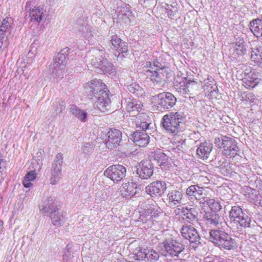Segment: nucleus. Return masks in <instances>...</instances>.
Returning a JSON list of instances; mask_svg holds the SVG:
<instances>
[{
  "label": "nucleus",
  "instance_id": "17",
  "mask_svg": "<svg viewBox=\"0 0 262 262\" xmlns=\"http://www.w3.org/2000/svg\"><path fill=\"white\" fill-rule=\"evenodd\" d=\"M182 236L188 239L190 243L198 245L201 244V237L197 230L191 226H183L181 229Z\"/></svg>",
  "mask_w": 262,
  "mask_h": 262
},
{
  "label": "nucleus",
  "instance_id": "31",
  "mask_svg": "<svg viewBox=\"0 0 262 262\" xmlns=\"http://www.w3.org/2000/svg\"><path fill=\"white\" fill-rule=\"evenodd\" d=\"M201 85L196 81H186L187 94L194 95L197 94L201 90Z\"/></svg>",
  "mask_w": 262,
  "mask_h": 262
},
{
  "label": "nucleus",
  "instance_id": "26",
  "mask_svg": "<svg viewBox=\"0 0 262 262\" xmlns=\"http://www.w3.org/2000/svg\"><path fill=\"white\" fill-rule=\"evenodd\" d=\"M212 144L205 142L200 144L196 149V154L198 157L203 160H207L212 150Z\"/></svg>",
  "mask_w": 262,
  "mask_h": 262
},
{
  "label": "nucleus",
  "instance_id": "3",
  "mask_svg": "<svg viewBox=\"0 0 262 262\" xmlns=\"http://www.w3.org/2000/svg\"><path fill=\"white\" fill-rule=\"evenodd\" d=\"M186 117L182 112H171L164 115L162 120L163 127L169 133L177 134L184 125Z\"/></svg>",
  "mask_w": 262,
  "mask_h": 262
},
{
  "label": "nucleus",
  "instance_id": "40",
  "mask_svg": "<svg viewBox=\"0 0 262 262\" xmlns=\"http://www.w3.org/2000/svg\"><path fill=\"white\" fill-rule=\"evenodd\" d=\"M154 160L157 161L160 166L165 164L168 160V157L164 152L158 151L155 153Z\"/></svg>",
  "mask_w": 262,
  "mask_h": 262
},
{
  "label": "nucleus",
  "instance_id": "9",
  "mask_svg": "<svg viewBox=\"0 0 262 262\" xmlns=\"http://www.w3.org/2000/svg\"><path fill=\"white\" fill-rule=\"evenodd\" d=\"M210 190L208 188L201 187L198 185H192L186 189L185 193L190 201L199 200L200 203L202 204L203 200L209 194V191Z\"/></svg>",
  "mask_w": 262,
  "mask_h": 262
},
{
  "label": "nucleus",
  "instance_id": "10",
  "mask_svg": "<svg viewBox=\"0 0 262 262\" xmlns=\"http://www.w3.org/2000/svg\"><path fill=\"white\" fill-rule=\"evenodd\" d=\"M126 174V168L120 164L110 166L104 172L105 176L115 183L121 181L125 177Z\"/></svg>",
  "mask_w": 262,
  "mask_h": 262
},
{
  "label": "nucleus",
  "instance_id": "20",
  "mask_svg": "<svg viewBox=\"0 0 262 262\" xmlns=\"http://www.w3.org/2000/svg\"><path fill=\"white\" fill-rule=\"evenodd\" d=\"M13 21L11 17L3 18L0 16V50L4 46L3 39L7 33L10 32L12 29Z\"/></svg>",
  "mask_w": 262,
  "mask_h": 262
},
{
  "label": "nucleus",
  "instance_id": "19",
  "mask_svg": "<svg viewBox=\"0 0 262 262\" xmlns=\"http://www.w3.org/2000/svg\"><path fill=\"white\" fill-rule=\"evenodd\" d=\"M94 106L103 113H109L111 112V101L108 97V94L102 93V95L96 97Z\"/></svg>",
  "mask_w": 262,
  "mask_h": 262
},
{
  "label": "nucleus",
  "instance_id": "39",
  "mask_svg": "<svg viewBox=\"0 0 262 262\" xmlns=\"http://www.w3.org/2000/svg\"><path fill=\"white\" fill-rule=\"evenodd\" d=\"M115 49L119 52V54L117 56V58L122 59L124 57L123 54L126 53L128 51L127 43L122 40L120 41V43H118V45L115 48Z\"/></svg>",
  "mask_w": 262,
  "mask_h": 262
},
{
  "label": "nucleus",
  "instance_id": "53",
  "mask_svg": "<svg viewBox=\"0 0 262 262\" xmlns=\"http://www.w3.org/2000/svg\"><path fill=\"white\" fill-rule=\"evenodd\" d=\"M31 3L30 1L27 2L26 4V10L30 12L32 9L31 6Z\"/></svg>",
  "mask_w": 262,
  "mask_h": 262
},
{
  "label": "nucleus",
  "instance_id": "37",
  "mask_svg": "<svg viewBox=\"0 0 262 262\" xmlns=\"http://www.w3.org/2000/svg\"><path fill=\"white\" fill-rule=\"evenodd\" d=\"M100 66L98 67L97 68L99 69L104 73L110 74L115 71L114 67L107 59H104L103 61L100 63Z\"/></svg>",
  "mask_w": 262,
  "mask_h": 262
},
{
  "label": "nucleus",
  "instance_id": "61",
  "mask_svg": "<svg viewBox=\"0 0 262 262\" xmlns=\"http://www.w3.org/2000/svg\"><path fill=\"white\" fill-rule=\"evenodd\" d=\"M81 26H82L81 30H82V31H84L83 28L84 27V26H83V25H82Z\"/></svg>",
  "mask_w": 262,
  "mask_h": 262
},
{
  "label": "nucleus",
  "instance_id": "8",
  "mask_svg": "<svg viewBox=\"0 0 262 262\" xmlns=\"http://www.w3.org/2000/svg\"><path fill=\"white\" fill-rule=\"evenodd\" d=\"M168 74L167 68L155 69V70L147 69L145 72V75L152 82L154 85H158L160 86L158 89H162L164 86L165 81L164 77H167Z\"/></svg>",
  "mask_w": 262,
  "mask_h": 262
},
{
  "label": "nucleus",
  "instance_id": "32",
  "mask_svg": "<svg viewBox=\"0 0 262 262\" xmlns=\"http://www.w3.org/2000/svg\"><path fill=\"white\" fill-rule=\"evenodd\" d=\"M205 203H206L210 208L211 211L217 212V211H220L222 208V206L220 202L218 201L215 200L214 199H210L208 195L202 203L203 205H204Z\"/></svg>",
  "mask_w": 262,
  "mask_h": 262
},
{
  "label": "nucleus",
  "instance_id": "34",
  "mask_svg": "<svg viewBox=\"0 0 262 262\" xmlns=\"http://www.w3.org/2000/svg\"><path fill=\"white\" fill-rule=\"evenodd\" d=\"M127 89L131 93L138 97H143L145 94L144 89L140 86L137 82H132L128 85Z\"/></svg>",
  "mask_w": 262,
  "mask_h": 262
},
{
  "label": "nucleus",
  "instance_id": "56",
  "mask_svg": "<svg viewBox=\"0 0 262 262\" xmlns=\"http://www.w3.org/2000/svg\"><path fill=\"white\" fill-rule=\"evenodd\" d=\"M176 12V11H171L170 10L169 12H167L168 13V15L169 16H173L174 15V12Z\"/></svg>",
  "mask_w": 262,
  "mask_h": 262
},
{
  "label": "nucleus",
  "instance_id": "6",
  "mask_svg": "<svg viewBox=\"0 0 262 262\" xmlns=\"http://www.w3.org/2000/svg\"><path fill=\"white\" fill-rule=\"evenodd\" d=\"M229 218L231 223L236 225L238 229L239 227H249L251 222V218L238 206L232 207L229 212Z\"/></svg>",
  "mask_w": 262,
  "mask_h": 262
},
{
  "label": "nucleus",
  "instance_id": "35",
  "mask_svg": "<svg viewBox=\"0 0 262 262\" xmlns=\"http://www.w3.org/2000/svg\"><path fill=\"white\" fill-rule=\"evenodd\" d=\"M44 10L42 8H34L30 12V16L32 21L39 22L42 18Z\"/></svg>",
  "mask_w": 262,
  "mask_h": 262
},
{
  "label": "nucleus",
  "instance_id": "47",
  "mask_svg": "<svg viewBox=\"0 0 262 262\" xmlns=\"http://www.w3.org/2000/svg\"><path fill=\"white\" fill-rule=\"evenodd\" d=\"M121 39L118 37L117 35H113L111 37V42L113 48L115 49L118 45V43H120Z\"/></svg>",
  "mask_w": 262,
  "mask_h": 262
},
{
  "label": "nucleus",
  "instance_id": "60",
  "mask_svg": "<svg viewBox=\"0 0 262 262\" xmlns=\"http://www.w3.org/2000/svg\"><path fill=\"white\" fill-rule=\"evenodd\" d=\"M185 143V140H182V144H183Z\"/></svg>",
  "mask_w": 262,
  "mask_h": 262
},
{
  "label": "nucleus",
  "instance_id": "43",
  "mask_svg": "<svg viewBox=\"0 0 262 262\" xmlns=\"http://www.w3.org/2000/svg\"><path fill=\"white\" fill-rule=\"evenodd\" d=\"M229 164L228 162L224 160L221 165H219L218 167L220 168L222 173L224 175H227L230 173V170L229 169Z\"/></svg>",
  "mask_w": 262,
  "mask_h": 262
},
{
  "label": "nucleus",
  "instance_id": "7",
  "mask_svg": "<svg viewBox=\"0 0 262 262\" xmlns=\"http://www.w3.org/2000/svg\"><path fill=\"white\" fill-rule=\"evenodd\" d=\"M69 50L68 48L62 49L50 65V70L58 77L62 78L63 76L68 57Z\"/></svg>",
  "mask_w": 262,
  "mask_h": 262
},
{
  "label": "nucleus",
  "instance_id": "44",
  "mask_svg": "<svg viewBox=\"0 0 262 262\" xmlns=\"http://www.w3.org/2000/svg\"><path fill=\"white\" fill-rule=\"evenodd\" d=\"M146 67H149V69L151 70H155V69H163L166 68L165 67L162 66V64L158 61H154L152 64H151L150 62H146Z\"/></svg>",
  "mask_w": 262,
  "mask_h": 262
},
{
  "label": "nucleus",
  "instance_id": "48",
  "mask_svg": "<svg viewBox=\"0 0 262 262\" xmlns=\"http://www.w3.org/2000/svg\"><path fill=\"white\" fill-rule=\"evenodd\" d=\"M93 150V144L90 143H86L84 144L83 147V152L85 154H89Z\"/></svg>",
  "mask_w": 262,
  "mask_h": 262
},
{
  "label": "nucleus",
  "instance_id": "41",
  "mask_svg": "<svg viewBox=\"0 0 262 262\" xmlns=\"http://www.w3.org/2000/svg\"><path fill=\"white\" fill-rule=\"evenodd\" d=\"M184 216L189 223L198 220L197 213L194 208L187 209V212L184 213Z\"/></svg>",
  "mask_w": 262,
  "mask_h": 262
},
{
  "label": "nucleus",
  "instance_id": "24",
  "mask_svg": "<svg viewBox=\"0 0 262 262\" xmlns=\"http://www.w3.org/2000/svg\"><path fill=\"white\" fill-rule=\"evenodd\" d=\"M91 52L93 56V58L91 59V63L95 68H98L104 59H106L104 58L105 50L102 47L98 49L94 48L91 51Z\"/></svg>",
  "mask_w": 262,
  "mask_h": 262
},
{
  "label": "nucleus",
  "instance_id": "50",
  "mask_svg": "<svg viewBox=\"0 0 262 262\" xmlns=\"http://www.w3.org/2000/svg\"><path fill=\"white\" fill-rule=\"evenodd\" d=\"M243 98H245L246 101L249 102H253L255 99L254 96L251 93L246 94L245 97L243 96Z\"/></svg>",
  "mask_w": 262,
  "mask_h": 262
},
{
  "label": "nucleus",
  "instance_id": "45",
  "mask_svg": "<svg viewBox=\"0 0 262 262\" xmlns=\"http://www.w3.org/2000/svg\"><path fill=\"white\" fill-rule=\"evenodd\" d=\"M69 246L67 245L66 247V249L67 250V253H64L63 255V262H72V259L73 258V255L71 252L70 251V248L68 247Z\"/></svg>",
  "mask_w": 262,
  "mask_h": 262
},
{
  "label": "nucleus",
  "instance_id": "1",
  "mask_svg": "<svg viewBox=\"0 0 262 262\" xmlns=\"http://www.w3.org/2000/svg\"><path fill=\"white\" fill-rule=\"evenodd\" d=\"M209 241L221 250H235L237 247L235 239L223 230L211 229L209 231Z\"/></svg>",
  "mask_w": 262,
  "mask_h": 262
},
{
  "label": "nucleus",
  "instance_id": "13",
  "mask_svg": "<svg viewBox=\"0 0 262 262\" xmlns=\"http://www.w3.org/2000/svg\"><path fill=\"white\" fill-rule=\"evenodd\" d=\"M122 132L117 129L111 128L105 136V143L108 149L116 148L122 141Z\"/></svg>",
  "mask_w": 262,
  "mask_h": 262
},
{
  "label": "nucleus",
  "instance_id": "29",
  "mask_svg": "<svg viewBox=\"0 0 262 262\" xmlns=\"http://www.w3.org/2000/svg\"><path fill=\"white\" fill-rule=\"evenodd\" d=\"M250 30L257 38L262 39V18H256L250 22Z\"/></svg>",
  "mask_w": 262,
  "mask_h": 262
},
{
  "label": "nucleus",
  "instance_id": "30",
  "mask_svg": "<svg viewBox=\"0 0 262 262\" xmlns=\"http://www.w3.org/2000/svg\"><path fill=\"white\" fill-rule=\"evenodd\" d=\"M142 104L136 99L129 100L127 102L126 110L129 113H133V115H136L141 109Z\"/></svg>",
  "mask_w": 262,
  "mask_h": 262
},
{
  "label": "nucleus",
  "instance_id": "58",
  "mask_svg": "<svg viewBox=\"0 0 262 262\" xmlns=\"http://www.w3.org/2000/svg\"><path fill=\"white\" fill-rule=\"evenodd\" d=\"M64 106H60V110L59 111V113H61L62 111V110H64Z\"/></svg>",
  "mask_w": 262,
  "mask_h": 262
},
{
  "label": "nucleus",
  "instance_id": "27",
  "mask_svg": "<svg viewBox=\"0 0 262 262\" xmlns=\"http://www.w3.org/2000/svg\"><path fill=\"white\" fill-rule=\"evenodd\" d=\"M135 187H136L135 183H123L120 187L121 195L126 198L133 196L136 193Z\"/></svg>",
  "mask_w": 262,
  "mask_h": 262
},
{
  "label": "nucleus",
  "instance_id": "52",
  "mask_svg": "<svg viewBox=\"0 0 262 262\" xmlns=\"http://www.w3.org/2000/svg\"><path fill=\"white\" fill-rule=\"evenodd\" d=\"M23 184L24 186L26 188H29L32 185V184L31 183L30 181H28L24 179H23Z\"/></svg>",
  "mask_w": 262,
  "mask_h": 262
},
{
  "label": "nucleus",
  "instance_id": "16",
  "mask_svg": "<svg viewBox=\"0 0 262 262\" xmlns=\"http://www.w3.org/2000/svg\"><path fill=\"white\" fill-rule=\"evenodd\" d=\"M166 188V184L165 182L156 180L146 186L145 192L152 197L160 196L164 193Z\"/></svg>",
  "mask_w": 262,
  "mask_h": 262
},
{
  "label": "nucleus",
  "instance_id": "49",
  "mask_svg": "<svg viewBox=\"0 0 262 262\" xmlns=\"http://www.w3.org/2000/svg\"><path fill=\"white\" fill-rule=\"evenodd\" d=\"M149 124L144 121H140V123L138 124V126L142 129L143 131H145L148 128Z\"/></svg>",
  "mask_w": 262,
  "mask_h": 262
},
{
  "label": "nucleus",
  "instance_id": "36",
  "mask_svg": "<svg viewBox=\"0 0 262 262\" xmlns=\"http://www.w3.org/2000/svg\"><path fill=\"white\" fill-rule=\"evenodd\" d=\"M70 112L82 122H85L87 113L74 105H71Z\"/></svg>",
  "mask_w": 262,
  "mask_h": 262
},
{
  "label": "nucleus",
  "instance_id": "22",
  "mask_svg": "<svg viewBox=\"0 0 262 262\" xmlns=\"http://www.w3.org/2000/svg\"><path fill=\"white\" fill-rule=\"evenodd\" d=\"M206 224L211 227H217L221 224L223 217L217 212L214 211H206L203 216Z\"/></svg>",
  "mask_w": 262,
  "mask_h": 262
},
{
  "label": "nucleus",
  "instance_id": "14",
  "mask_svg": "<svg viewBox=\"0 0 262 262\" xmlns=\"http://www.w3.org/2000/svg\"><path fill=\"white\" fill-rule=\"evenodd\" d=\"M135 255L136 259L138 260H144L145 262H156L160 257L159 253L152 249H141Z\"/></svg>",
  "mask_w": 262,
  "mask_h": 262
},
{
  "label": "nucleus",
  "instance_id": "54",
  "mask_svg": "<svg viewBox=\"0 0 262 262\" xmlns=\"http://www.w3.org/2000/svg\"><path fill=\"white\" fill-rule=\"evenodd\" d=\"M255 183L256 184L257 186L258 187L259 189H262V180H256L255 181Z\"/></svg>",
  "mask_w": 262,
  "mask_h": 262
},
{
  "label": "nucleus",
  "instance_id": "12",
  "mask_svg": "<svg viewBox=\"0 0 262 262\" xmlns=\"http://www.w3.org/2000/svg\"><path fill=\"white\" fill-rule=\"evenodd\" d=\"M86 89L88 96L91 98H96L101 96L102 93H107L109 92L105 84L98 80L91 81L88 83Z\"/></svg>",
  "mask_w": 262,
  "mask_h": 262
},
{
  "label": "nucleus",
  "instance_id": "25",
  "mask_svg": "<svg viewBox=\"0 0 262 262\" xmlns=\"http://www.w3.org/2000/svg\"><path fill=\"white\" fill-rule=\"evenodd\" d=\"M130 139L137 145L139 146H145L149 142V136L144 132H135Z\"/></svg>",
  "mask_w": 262,
  "mask_h": 262
},
{
  "label": "nucleus",
  "instance_id": "15",
  "mask_svg": "<svg viewBox=\"0 0 262 262\" xmlns=\"http://www.w3.org/2000/svg\"><path fill=\"white\" fill-rule=\"evenodd\" d=\"M222 146L224 149V154L230 157H234L239 150L235 139L225 136L222 139Z\"/></svg>",
  "mask_w": 262,
  "mask_h": 262
},
{
  "label": "nucleus",
  "instance_id": "33",
  "mask_svg": "<svg viewBox=\"0 0 262 262\" xmlns=\"http://www.w3.org/2000/svg\"><path fill=\"white\" fill-rule=\"evenodd\" d=\"M251 59L257 66H262V47L252 49L251 52Z\"/></svg>",
  "mask_w": 262,
  "mask_h": 262
},
{
  "label": "nucleus",
  "instance_id": "11",
  "mask_svg": "<svg viewBox=\"0 0 262 262\" xmlns=\"http://www.w3.org/2000/svg\"><path fill=\"white\" fill-rule=\"evenodd\" d=\"M63 159L62 154L58 153L53 162L51 169L50 179V183L52 185L56 184L61 178Z\"/></svg>",
  "mask_w": 262,
  "mask_h": 262
},
{
  "label": "nucleus",
  "instance_id": "2",
  "mask_svg": "<svg viewBox=\"0 0 262 262\" xmlns=\"http://www.w3.org/2000/svg\"><path fill=\"white\" fill-rule=\"evenodd\" d=\"M39 208L42 213L49 214L52 223L55 226H62L66 221L63 212L57 208L55 199L52 196L43 198L42 204L39 205Z\"/></svg>",
  "mask_w": 262,
  "mask_h": 262
},
{
  "label": "nucleus",
  "instance_id": "18",
  "mask_svg": "<svg viewBox=\"0 0 262 262\" xmlns=\"http://www.w3.org/2000/svg\"><path fill=\"white\" fill-rule=\"evenodd\" d=\"M152 164L149 160L142 161L137 167L136 173L142 179H148L153 174Z\"/></svg>",
  "mask_w": 262,
  "mask_h": 262
},
{
  "label": "nucleus",
  "instance_id": "63",
  "mask_svg": "<svg viewBox=\"0 0 262 262\" xmlns=\"http://www.w3.org/2000/svg\"><path fill=\"white\" fill-rule=\"evenodd\" d=\"M247 190H248L249 189H251V188H250V187H248V188H247Z\"/></svg>",
  "mask_w": 262,
  "mask_h": 262
},
{
  "label": "nucleus",
  "instance_id": "4",
  "mask_svg": "<svg viewBox=\"0 0 262 262\" xmlns=\"http://www.w3.org/2000/svg\"><path fill=\"white\" fill-rule=\"evenodd\" d=\"M153 106L162 112L169 111L176 103L177 98L171 93L163 92L151 98Z\"/></svg>",
  "mask_w": 262,
  "mask_h": 262
},
{
  "label": "nucleus",
  "instance_id": "21",
  "mask_svg": "<svg viewBox=\"0 0 262 262\" xmlns=\"http://www.w3.org/2000/svg\"><path fill=\"white\" fill-rule=\"evenodd\" d=\"M260 75L255 71H250L243 78L244 86L248 89L254 88L260 81Z\"/></svg>",
  "mask_w": 262,
  "mask_h": 262
},
{
  "label": "nucleus",
  "instance_id": "59",
  "mask_svg": "<svg viewBox=\"0 0 262 262\" xmlns=\"http://www.w3.org/2000/svg\"><path fill=\"white\" fill-rule=\"evenodd\" d=\"M222 162H222L221 161H219L218 163L216 165V166L218 167V165H221V164H222Z\"/></svg>",
  "mask_w": 262,
  "mask_h": 262
},
{
  "label": "nucleus",
  "instance_id": "5",
  "mask_svg": "<svg viewBox=\"0 0 262 262\" xmlns=\"http://www.w3.org/2000/svg\"><path fill=\"white\" fill-rule=\"evenodd\" d=\"M161 247L160 252L165 256L178 257L185 249V245L182 242L172 238L165 239Z\"/></svg>",
  "mask_w": 262,
  "mask_h": 262
},
{
  "label": "nucleus",
  "instance_id": "46",
  "mask_svg": "<svg viewBox=\"0 0 262 262\" xmlns=\"http://www.w3.org/2000/svg\"><path fill=\"white\" fill-rule=\"evenodd\" d=\"M36 177V173L35 172V170H33L28 172L24 179L28 181H32L35 179Z\"/></svg>",
  "mask_w": 262,
  "mask_h": 262
},
{
  "label": "nucleus",
  "instance_id": "28",
  "mask_svg": "<svg viewBox=\"0 0 262 262\" xmlns=\"http://www.w3.org/2000/svg\"><path fill=\"white\" fill-rule=\"evenodd\" d=\"M131 12L128 7H124L121 9L117 14L116 22L120 25L128 24L130 22V17L132 16Z\"/></svg>",
  "mask_w": 262,
  "mask_h": 262
},
{
  "label": "nucleus",
  "instance_id": "23",
  "mask_svg": "<svg viewBox=\"0 0 262 262\" xmlns=\"http://www.w3.org/2000/svg\"><path fill=\"white\" fill-rule=\"evenodd\" d=\"M183 196L182 191L180 189L169 190L167 195V199L170 206H175L182 203Z\"/></svg>",
  "mask_w": 262,
  "mask_h": 262
},
{
  "label": "nucleus",
  "instance_id": "55",
  "mask_svg": "<svg viewBox=\"0 0 262 262\" xmlns=\"http://www.w3.org/2000/svg\"><path fill=\"white\" fill-rule=\"evenodd\" d=\"M4 231V222L0 220V234Z\"/></svg>",
  "mask_w": 262,
  "mask_h": 262
},
{
  "label": "nucleus",
  "instance_id": "51",
  "mask_svg": "<svg viewBox=\"0 0 262 262\" xmlns=\"http://www.w3.org/2000/svg\"><path fill=\"white\" fill-rule=\"evenodd\" d=\"M6 166V161L5 159H0V171L3 172Z\"/></svg>",
  "mask_w": 262,
  "mask_h": 262
},
{
  "label": "nucleus",
  "instance_id": "57",
  "mask_svg": "<svg viewBox=\"0 0 262 262\" xmlns=\"http://www.w3.org/2000/svg\"><path fill=\"white\" fill-rule=\"evenodd\" d=\"M37 165L38 166V170L40 171V170L41 169V168L42 167V163L41 162L40 163H37Z\"/></svg>",
  "mask_w": 262,
  "mask_h": 262
},
{
  "label": "nucleus",
  "instance_id": "62",
  "mask_svg": "<svg viewBox=\"0 0 262 262\" xmlns=\"http://www.w3.org/2000/svg\"><path fill=\"white\" fill-rule=\"evenodd\" d=\"M259 205L262 206V202H260L259 203Z\"/></svg>",
  "mask_w": 262,
  "mask_h": 262
},
{
  "label": "nucleus",
  "instance_id": "42",
  "mask_svg": "<svg viewBox=\"0 0 262 262\" xmlns=\"http://www.w3.org/2000/svg\"><path fill=\"white\" fill-rule=\"evenodd\" d=\"M175 89L181 94H187L186 80H183L174 85Z\"/></svg>",
  "mask_w": 262,
  "mask_h": 262
},
{
  "label": "nucleus",
  "instance_id": "38",
  "mask_svg": "<svg viewBox=\"0 0 262 262\" xmlns=\"http://www.w3.org/2000/svg\"><path fill=\"white\" fill-rule=\"evenodd\" d=\"M234 48V52L238 55L242 56L246 53L245 42L243 39H239L238 41L236 42Z\"/></svg>",
  "mask_w": 262,
  "mask_h": 262
}]
</instances>
